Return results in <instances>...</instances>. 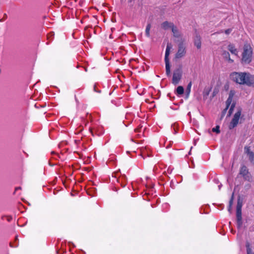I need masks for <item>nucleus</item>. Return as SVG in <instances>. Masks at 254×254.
<instances>
[{
	"label": "nucleus",
	"mask_w": 254,
	"mask_h": 254,
	"mask_svg": "<svg viewBox=\"0 0 254 254\" xmlns=\"http://www.w3.org/2000/svg\"><path fill=\"white\" fill-rule=\"evenodd\" d=\"M184 88L182 86H178L176 89L177 93L179 95H182L184 93Z\"/></svg>",
	"instance_id": "17"
},
{
	"label": "nucleus",
	"mask_w": 254,
	"mask_h": 254,
	"mask_svg": "<svg viewBox=\"0 0 254 254\" xmlns=\"http://www.w3.org/2000/svg\"><path fill=\"white\" fill-rule=\"evenodd\" d=\"M138 131V129H135V131Z\"/></svg>",
	"instance_id": "28"
},
{
	"label": "nucleus",
	"mask_w": 254,
	"mask_h": 254,
	"mask_svg": "<svg viewBox=\"0 0 254 254\" xmlns=\"http://www.w3.org/2000/svg\"><path fill=\"white\" fill-rule=\"evenodd\" d=\"M222 56L223 58L229 63H233L234 62L233 60L231 59L230 57V54L229 52L226 51H223L222 53Z\"/></svg>",
	"instance_id": "15"
},
{
	"label": "nucleus",
	"mask_w": 254,
	"mask_h": 254,
	"mask_svg": "<svg viewBox=\"0 0 254 254\" xmlns=\"http://www.w3.org/2000/svg\"><path fill=\"white\" fill-rule=\"evenodd\" d=\"M232 31V29L231 28H229V29H227L225 30L224 31V33L226 35H229V34H230L231 33Z\"/></svg>",
	"instance_id": "22"
},
{
	"label": "nucleus",
	"mask_w": 254,
	"mask_h": 254,
	"mask_svg": "<svg viewBox=\"0 0 254 254\" xmlns=\"http://www.w3.org/2000/svg\"><path fill=\"white\" fill-rule=\"evenodd\" d=\"M166 73L168 76H171V66L169 63V60H165Z\"/></svg>",
	"instance_id": "14"
},
{
	"label": "nucleus",
	"mask_w": 254,
	"mask_h": 254,
	"mask_svg": "<svg viewBox=\"0 0 254 254\" xmlns=\"http://www.w3.org/2000/svg\"><path fill=\"white\" fill-rule=\"evenodd\" d=\"M171 47L169 45H167L166 52H165V60H169V56L170 54V51Z\"/></svg>",
	"instance_id": "16"
},
{
	"label": "nucleus",
	"mask_w": 254,
	"mask_h": 254,
	"mask_svg": "<svg viewBox=\"0 0 254 254\" xmlns=\"http://www.w3.org/2000/svg\"><path fill=\"white\" fill-rule=\"evenodd\" d=\"M194 45L197 49H200L201 46V37L199 35H196L194 39Z\"/></svg>",
	"instance_id": "11"
},
{
	"label": "nucleus",
	"mask_w": 254,
	"mask_h": 254,
	"mask_svg": "<svg viewBox=\"0 0 254 254\" xmlns=\"http://www.w3.org/2000/svg\"><path fill=\"white\" fill-rule=\"evenodd\" d=\"M245 152L247 154L251 162L254 165V153L251 151L249 147H245Z\"/></svg>",
	"instance_id": "9"
},
{
	"label": "nucleus",
	"mask_w": 254,
	"mask_h": 254,
	"mask_svg": "<svg viewBox=\"0 0 254 254\" xmlns=\"http://www.w3.org/2000/svg\"><path fill=\"white\" fill-rule=\"evenodd\" d=\"M19 189H21V188L20 187H18V188H16L15 189V190H19Z\"/></svg>",
	"instance_id": "27"
},
{
	"label": "nucleus",
	"mask_w": 254,
	"mask_h": 254,
	"mask_svg": "<svg viewBox=\"0 0 254 254\" xmlns=\"http://www.w3.org/2000/svg\"><path fill=\"white\" fill-rule=\"evenodd\" d=\"M234 94H235V92L234 91L231 90L230 91L229 94V97L226 102V107L224 110L223 112V115L225 113L226 110L228 109V108L230 106V108L229 111V116H230L231 115V114L232 113L234 108H235V103L234 102L232 103V100H233V98L234 96Z\"/></svg>",
	"instance_id": "3"
},
{
	"label": "nucleus",
	"mask_w": 254,
	"mask_h": 254,
	"mask_svg": "<svg viewBox=\"0 0 254 254\" xmlns=\"http://www.w3.org/2000/svg\"><path fill=\"white\" fill-rule=\"evenodd\" d=\"M175 25L173 22L165 21L163 22L161 25V28L164 30H168L169 29H172Z\"/></svg>",
	"instance_id": "10"
},
{
	"label": "nucleus",
	"mask_w": 254,
	"mask_h": 254,
	"mask_svg": "<svg viewBox=\"0 0 254 254\" xmlns=\"http://www.w3.org/2000/svg\"><path fill=\"white\" fill-rule=\"evenodd\" d=\"M6 218H7V220L8 221H10L12 219L11 217H10V216H6Z\"/></svg>",
	"instance_id": "24"
},
{
	"label": "nucleus",
	"mask_w": 254,
	"mask_h": 254,
	"mask_svg": "<svg viewBox=\"0 0 254 254\" xmlns=\"http://www.w3.org/2000/svg\"><path fill=\"white\" fill-rule=\"evenodd\" d=\"M191 86V82H190L188 84V87H187V90L189 91V93L190 92V89Z\"/></svg>",
	"instance_id": "23"
},
{
	"label": "nucleus",
	"mask_w": 254,
	"mask_h": 254,
	"mask_svg": "<svg viewBox=\"0 0 254 254\" xmlns=\"http://www.w3.org/2000/svg\"><path fill=\"white\" fill-rule=\"evenodd\" d=\"M251 75L249 72H234L231 74L230 76L232 80L237 83L248 86Z\"/></svg>",
	"instance_id": "1"
},
{
	"label": "nucleus",
	"mask_w": 254,
	"mask_h": 254,
	"mask_svg": "<svg viewBox=\"0 0 254 254\" xmlns=\"http://www.w3.org/2000/svg\"><path fill=\"white\" fill-rule=\"evenodd\" d=\"M242 206L238 204L237 206V224L239 227H241L242 224V212H241Z\"/></svg>",
	"instance_id": "8"
},
{
	"label": "nucleus",
	"mask_w": 254,
	"mask_h": 254,
	"mask_svg": "<svg viewBox=\"0 0 254 254\" xmlns=\"http://www.w3.org/2000/svg\"><path fill=\"white\" fill-rule=\"evenodd\" d=\"M171 30L174 37L177 38L181 37V32L176 26L174 25Z\"/></svg>",
	"instance_id": "12"
},
{
	"label": "nucleus",
	"mask_w": 254,
	"mask_h": 254,
	"mask_svg": "<svg viewBox=\"0 0 254 254\" xmlns=\"http://www.w3.org/2000/svg\"><path fill=\"white\" fill-rule=\"evenodd\" d=\"M212 131L219 133L220 132L219 126H217L213 128Z\"/></svg>",
	"instance_id": "21"
},
{
	"label": "nucleus",
	"mask_w": 254,
	"mask_h": 254,
	"mask_svg": "<svg viewBox=\"0 0 254 254\" xmlns=\"http://www.w3.org/2000/svg\"><path fill=\"white\" fill-rule=\"evenodd\" d=\"M183 75V71L181 67L176 68L173 71L172 82L174 85L178 84L181 80Z\"/></svg>",
	"instance_id": "4"
},
{
	"label": "nucleus",
	"mask_w": 254,
	"mask_h": 254,
	"mask_svg": "<svg viewBox=\"0 0 254 254\" xmlns=\"http://www.w3.org/2000/svg\"><path fill=\"white\" fill-rule=\"evenodd\" d=\"M223 30H221V31H220V32H216V33H214L213 34H216V33L220 34V33H223Z\"/></svg>",
	"instance_id": "25"
},
{
	"label": "nucleus",
	"mask_w": 254,
	"mask_h": 254,
	"mask_svg": "<svg viewBox=\"0 0 254 254\" xmlns=\"http://www.w3.org/2000/svg\"><path fill=\"white\" fill-rule=\"evenodd\" d=\"M228 50L233 55L237 56L238 51L235 46L232 44H230L228 46Z\"/></svg>",
	"instance_id": "13"
},
{
	"label": "nucleus",
	"mask_w": 254,
	"mask_h": 254,
	"mask_svg": "<svg viewBox=\"0 0 254 254\" xmlns=\"http://www.w3.org/2000/svg\"><path fill=\"white\" fill-rule=\"evenodd\" d=\"M246 248H247V254H254V253L252 251V249H251L250 247V244L249 243H247L246 245Z\"/></svg>",
	"instance_id": "18"
},
{
	"label": "nucleus",
	"mask_w": 254,
	"mask_h": 254,
	"mask_svg": "<svg viewBox=\"0 0 254 254\" xmlns=\"http://www.w3.org/2000/svg\"><path fill=\"white\" fill-rule=\"evenodd\" d=\"M252 55L253 50L250 45L245 44L242 53V62L244 64H249L252 61Z\"/></svg>",
	"instance_id": "2"
},
{
	"label": "nucleus",
	"mask_w": 254,
	"mask_h": 254,
	"mask_svg": "<svg viewBox=\"0 0 254 254\" xmlns=\"http://www.w3.org/2000/svg\"><path fill=\"white\" fill-rule=\"evenodd\" d=\"M232 203V199L230 201V205L231 206Z\"/></svg>",
	"instance_id": "26"
},
{
	"label": "nucleus",
	"mask_w": 254,
	"mask_h": 254,
	"mask_svg": "<svg viewBox=\"0 0 254 254\" xmlns=\"http://www.w3.org/2000/svg\"><path fill=\"white\" fill-rule=\"evenodd\" d=\"M249 80L248 86L254 87V75L251 74Z\"/></svg>",
	"instance_id": "19"
},
{
	"label": "nucleus",
	"mask_w": 254,
	"mask_h": 254,
	"mask_svg": "<svg viewBox=\"0 0 254 254\" xmlns=\"http://www.w3.org/2000/svg\"><path fill=\"white\" fill-rule=\"evenodd\" d=\"M239 174L242 176L243 178L249 182H251L252 180V177L249 172V170L247 167L245 166H242L240 170Z\"/></svg>",
	"instance_id": "6"
},
{
	"label": "nucleus",
	"mask_w": 254,
	"mask_h": 254,
	"mask_svg": "<svg viewBox=\"0 0 254 254\" xmlns=\"http://www.w3.org/2000/svg\"><path fill=\"white\" fill-rule=\"evenodd\" d=\"M241 115V110H239L234 115L233 119L229 125V128L232 129L236 127L238 123Z\"/></svg>",
	"instance_id": "5"
},
{
	"label": "nucleus",
	"mask_w": 254,
	"mask_h": 254,
	"mask_svg": "<svg viewBox=\"0 0 254 254\" xmlns=\"http://www.w3.org/2000/svg\"><path fill=\"white\" fill-rule=\"evenodd\" d=\"M151 24L149 23L147 25L146 29H145V34L146 36L148 37H150V30L151 28Z\"/></svg>",
	"instance_id": "20"
},
{
	"label": "nucleus",
	"mask_w": 254,
	"mask_h": 254,
	"mask_svg": "<svg viewBox=\"0 0 254 254\" xmlns=\"http://www.w3.org/2000/svg\"><path fill=\"white\" fill-rule=\"evenodd\" d=\"M186 54V47L182 43L179 45L178 50L175 55V58L176 59H181L184 57Z\"/></svg>",
	"instance_id": "7"
}]
</instances>
